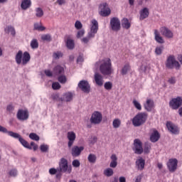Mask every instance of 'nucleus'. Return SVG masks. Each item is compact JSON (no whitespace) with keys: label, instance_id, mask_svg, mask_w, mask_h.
I'll use <instances>...</instances> for the list:
<instances>
[{"label":"nucleus","instance_id":"nucleus-2","mask_svg":"<svg viewBox=\"0 0 182 182\" xmlns=\"http://www.w3.org/2000/svg\"><path fill=\"white\" fill-rule=\"evenodd\" d=\"M100 72L105 76H109L113 73V68H112V60L110 58H105L100 60L95 63V67L99 68Z\"/></svg>","mask_w":182,"mask_h":182},{"label":"nucleus","instance_id":"nucleus-23","mask_svg":"<svg viewBox=\"0 0 182 182\" xmlns=\"http://www.w3.org/2000/svg\"><path fill=\"white\" fill-rule=\"evenodd\" d=\"M139 19L141 21H144V19L149 18V15H150V12L149 11V9L147 7L144 8L139 11Z\"/></svg>","mask_w":182,"mask_h":182},{"label":"nucleus","instance_id":"nucleus-64","mask_svg":"<svg viewBox=\"0 0 182 182\" xmlns=\"http://www.w3.org/2000/svg\"><path fill=\"white\" fill-rule=\"evenodd\" d=\"M178 114L182 117V107L178 109Z\"/></svg>","mask_w":182,"mask_h":182},{"label":"nucleus","instance_id":"nucleus-5","mask_svg":"<svg viewBox=\"0 0 182 182\" xmlns=\"http://www.w3.org/2000/svg\"><path fill=\"white\" fill-rule=\"evenodd\" d=\"M166 67L168 69H174L175 68L176 70H178L181 68V65L178 61L176 60L174 55H169L166 62Z\"/></svg>","mask_w":182,"mask_h":182},{"label":"nucleus","instance_id":"nucleus-3","mask_svg":"<svg viewBox=\"0 0 182 182\" xmlns=\"http://www.w3.org/2000/svg\"><path fill=\"white\" fill-rule=\"evenodd\" d=\"M15 60L17 65L25 66L28 65V62L31 60V54H29L28 51L23 53L22 50H18L16 55Z\"/></svg>","mask_w":182,"mask_h":182},{"label":"nucleus","instance_id":"nucleus-36","mask_svg":"<svg viewBox=\"0 0 182 182\" xmlns=\"http://www.w3.org/2000/svg\"><path fill=\"white\" fill-rule=\"evenodd\" d=\"M121 124H122V121H120V119H115L112 122V126L114 129H119Z\"/></svg>","mask_w":182,"mask_h":182},{"label":"nucleus","instance_id":"nucleus-34","mask_svg":"<svg viewBox=\"0 0 182 182\" xmlns=\"http://www.w3.org/2000/svg\"><path fill=\"white\" fill-rule=\"evenodd\" d=\"M129 70H130V64L127 63V64H125L122 68L121 70V73L123 75H127V73L129 72Z\"/></svg>","mask_w":182,"mask_h":182},{"label":"nucleus","instance_id":"nucleus-28","mask_svg":"<svg viewBox=\"0 0 182 182\" xmlns=\"http://www.w3.org/2000/svg\"><path fill=\"white\" fill-rule=\"evenodd\" d=\"M65 72V69L63 67L60 65H57L53 68V73L54 75H56L57 76L59 75H62Z\"/></svg>","mask_w":182,"mask_h":182},{"label":"nucleus","instance_id":"nucleus-14","mask_svg":"<svg viewBox=\"0 0 182 182\" xmlns=\"http://www.w3.org/2000/svg\"><path fill=\"white\" fill-rule=\"evenodd\" d=\"M159 31L160 33H161V36H164L165 38H167L168 39H171L174 36L173 31H171V30H170L166 26L161 27Z\"/></svg>","mask_w":182,"mask_h":182},{"label":"nucleus","instance_id":"nucleus-53","mask_svg":"<svg viewBox=\"0 0 182 182\" xmlns=\"http://www.w3.org/2000/svg\"><path fill=\"white\" fill-rule=\"evenodd\" d=\"M73 166L75 168L80 167V161H79L77 159H75L73 161Z\"/></svg>","mask_w":182,"mask_h":182},{"label":"nucleus","instance_id":"nucleus-24","mask_svg":"<svg viewBox=\"0 0 182 182\" xmlns=\"http://www.w3.org/2000/svg\"><path fill=\"white\" fill-rule=\"evenodd\" d=\"M160 139V134L158 130L154 129V132L150 136L151 143H156Z\"/></svg>","mask_w":182,"mask_h":182},{"label":"nucleus","instance_id":"nucleus-43","mask_svg":"<svg viewBox=\"0 0 182 182\" xmlns=\"http://www.w3.org/2000/svg\"><path fill=\"white\" fill-rule=\"evenodd\" d=\"M104 87L106 90H112L113 84L111 82H106L104 85Z\"/></svg>","mask_w":182,"mask_h":182},{"label":"nucleus","instance_id":"nucleus-7","mask_svg":"<svg viewBox=\"0 0 182 182\" xmlns=\"http://www.w3.org/2000/svg\"><path fill=\"white\" fill-rule=\"evenodd\" d=\"M182 106V97H177L176 98H172L169 102V107L173 110H177Z\"/></svg>","mask_w":182,"mask_h":182},{"label":"nucleus","instance_id":"nucleus-13","mask_svg":"<svg viewBox=\"0 0 182 182\" xmlns=\"http://www.w3.org/2000/svg\"><path fill=\"white\" fill-rule=\"evenodd\" d=\"M78 87L84 93H90V84L87 80H81L78 83Z\"/></svg>","mask_w":182,"mask_h":182},{"label":"nucleus","instance_id":"nucleus-8","mask_svg":"<svg viewBox=\"0 0 182 182\" xmlns=\"http://www.w3.org/2000/svg\"><path fill=\"white\" fill-rule=\"evenodd\" d=\"M98 31H99V23L97 21L96 19L91 20L90 31V32H88L89 36H91V38H95Z\"/></svg>","mask_w":182,"mask_h":182},{"label":"nucleus","instance_id":"nucleus-63","mask_svg":"<svg viewBox=\"0 0 182 182\" xmlns=\"http://www.w3.org/2000/svg\"><path fill=\"white\" fill-rule=\"evenodd\" d=\"M178 60H179L181 65H182V55H179L178 56Z\"/></svg>","mask_w":182,"mask_h":182},{"label":"nucleus","instance_id":"nucleus-44","mask_svg":"<svg viewBox=\"0 0 182 182\" xmlns=\"http://www.w3.org/2000/svg\"><path fill=\"white\" fill-rule=\"evenodd\" d=\"M42 41H46L47 42H50L52 41V37L50 34H44L41 36Z\"/></svg>","mask_w":182,"mask_h":182},{"label":"nucleus","instance_id":"nucleus-42","mask_svg":"<svg viewBox=\"0 0 182 182\" xmlns=\"http://www.w3.org/2000/svg\"><path fill=\"white\" fill-rule=\"evenodd\" d=\"M29 138L31 139V140H35L36 141H39V136L36 134V133H31L29 134Z\"/></svg>","mask_w":182,"mask_h":182},{"label":"nucleus","instance_id":"nucleus-1","mask_svg":"<svg viewBox=\"0 0 182 182\" xmlns=\"http://www.w3.org/2000/svg\"><path fill=\"white\" fill-rule=\"evenodd\" d=\"M0 132L1 133H7L11 137H14V139H18V141L23 146V147H26V149H28V150H33V151H36L38 150V145L35 144V142L31 141V145L26 140H25L23 138H22V136H21L19 134L16 132H14L12 131H8V129L0 125Z\"/></svg>","mask_w":182,"mask_h":182},{"label":"nucleus","instance_id":"nucleus-59","mask_svg":"<svg viewBox=\"0 0 182 182\" xmlns=\"http://www.w3.org/2000/svg\"><path fill=\"white\" fill-rule=\"evenodd\" d=\"M56 3L58 4V5H60V6L65 5V4H66V1H65V0H57Z\"/></svg>","mask_w":182,"mask_h":182},{"label":"nucleus","instance_id":"nucleus-40","mask_svg":"<svg viewBox=\"0 0 182 182\" xmlns=\"http://www.w3.org/2000/svg\"><path fill=\"white\" fill-rule=\"evenodd\" d=\"M36 16H37V18H42V16H43V10H42V9H36Z\"/></svg>","mask_w":182,"mask_h":182},{"label":"nucleus","instance_id":"nucleus-41","mask_svg":"<svg viewBox=\"0 0 182 182\" xmlns=\"http://www.w3.org/2000/svg\"><path fill=\"white\" fill-rule=\"evenodd\" d=\"M132 104L134 105V107L136 108L137 110H141V104L139 102L136 100H134L132 101Z\"/></svg>","mask_w":182,"mask_h":182},{"label":"nucleus","instance_id":"nucleus-58","mask_svg":"<svg viewBox=\"0 0 182 182\" xmlns=\"http://www.w3.org/2000/svg\"><path fill=\"white\" fill-rule=\"evenodd\" d=\"M6 109H7L8 112H14L15 108L13 107L12 105H9L7 106Z\"/></svg>","mask_w":182,"mask_h":182},{"label":"nucleus","instance_id":"nucleus-33","mask_svg":"<svg viewBox=\"0 0 182 182\" xmlns=\"http://www.w3.org/2000/svg\"><path fill=\"white\" fill-rule=\"evenodd\" d=\"M5 32H6L7 33H11V35H12V36H15L16 35V31H15V28H14L12 26H9L5 28Z\"/></svg>","mask_w":182,"mask_h":182},{"label":"nucleus","instance_id":"nucleus-6","mask_svg":"<svg viewBox=\"0 0 182 182\" xmlns=\"http://www.w3.org/2000/svg\"><path fill=\"white\" fill-rule=\"evenodd\" d=\"M102 120H103V115L98 111H95L90 117V123L92 124H100Z\"/></svg>","mask_w":182,"mask_h":182},{"label":"nucleus","instance_id":"nucleus-15","mask_svg":"<svg viewBox=\"0 0 182 182\" xmlns=\"http://www.w3.org/2000/svg\"><path fill=\"white\" fill-rule=\"evenodd\" d=\"M100 15L101 16H109L110 14V9L109 8V6L107 4V3H103L100 5Z\"/></svg>","mask_w":182,"mask_h":182},{"label":"nucleus","instance_id":"nucleus-26","mask_svg":"<svg viewBox=\"0 0 182 182\" xmlns=\"http://www.w3.org/2000/svg\"><path fill=\"white\" fill-rule=\"evenodd\" d=\"M32 5V1L31 0H22L21 8L23 11H26L28 8H31V6Z\"/></svg>","mask_w":182,"mask_h":182},{"label":"nucleus","instance_id":"nucleus-4","mask_svg":"<svg viewBox=\"0 0 182 182\" xmlns=\"http://www.w3.org/2000/svg\"><path fill=\"white\" fill-rule=\"evenodd\" d=\"M147 117H149L147 113L139 112L132 119V124L134 127L142 126V124H144L147 122Z\"/></svg>","mask_w":182,"mask_h":182},{"label":"nucleus","instance_id":"nucleus-61","mask_svg":"<svg viewBox=\"0 0 182 182\" xmlns=\"http://www.w3.org/2000/svg\"><path fill=\"white\" fill-rule=\"evenodd\" d=\"M135 182H141V176H138L136 177Z\"/></svg>","mask_w":182,"mask_h":182},{"label":"nucleus","instance_id":"nucleus-38","mask_svg":"<svg viewBox=\"0 0 182 182\" xmlns=\"http://www.w3.org/2000/svg\"><path fill=\"white\" fill-rule=\"evenodd\" d=\"M104 174L107 177H112V176H113V174H114L113 169H112L110 168H107V169H105L104 171Z\"/></svg>","mask_w":182,"mask_h":182},{"label":"nucleus","instance_id":"nucleus-9","mask_svg":"<svg viewBox=\"0 0 182 182\" xmlns=\"http://www.w3.org/2000/svg\"><path fill=\"white\" fill-rule=\"evenodd\" d=\"M110 27L114 32H119L120 31V20L117 17H114L110 19Z\"/></svg>","mask_w":182,"mask_h":182},{"label":"nucleus","instance_id":"nucleus-32","mask_svg":"<svg viewBox=\"0 0 182 182\" xmlns=\"http://www.w3.org/2000/svg\"><path fill=\"white\" fill-rule=\"evenodd\" d=\"M150 150H151V144L149 142H146L144 144L143 151L146 154H149L150 153Z\"/></svg>","mask_w":182,"mask_h":182},{"label":"nucleus","instance_id":"nucleus-29","mask_svg":"<svg viewBox=\"0 0 182 182\" xmlns=\"http://www.w3.org/2000/svg\"><path fill=\"white\" fill-rule=\"evenodd\" d=\"M122 26L124 29H130L132 23L129 21L128 18H124L122 21Z\"/></svg>","mask_w":182,"mask_h":182},{"label":"nucleus","instance_id":"nucleus-10","mask_svg":"<svg viewBox=\"0 0 182 182\" xmlns=\"http://www.w3.org/2000/svg\"><path fill=\"white\" fill-rule=\"evenodd\" d=\"M167 168L171 173H174L177 170L178 166V160L177 159H171L166 164Z\"/></svg>","mask_w":182,"mask_h":182},{"label":"nucleus","instance_id":"nucleus-50","mask_svg":"<svg viewBox=\"0 0 182 182\" xmlns=\"http://www.w3.org/2000/svg\"><path fill=\"white\" fill-rule=\"evenodd\" d=\"M9 174L11 177H16V176H18V171L16 169H11L9 172Z\"/></svg>","mask_w":182,"mask_h":182},{"label":"nucleus","instance_id":"nucleus-16","mask_svg":"<svg viewBox=\"0 0 182 182\" xmlns=\"http://www.w3.org/2000/svg\"><path fill=\"white\" fill-rule=\"evenodd\" d=\"M166 127L168 132H170V133H172V134H178V133H180V129H178V127L173 124V122H166Z\"/></svg>","mask_w":182,"mask_h":182},{"label":"nucleus","instance_id":"nucleus-46","mask_svg":"<svg viewBox=\"0 0 182 182\" xmlns=\"http://www.w3.org/2000/svg\"><path fill=\"white\" fill-rule=\"evenodd\" d=\"M40 150L43 152V153H46L48 151V150H49V146L46 145V144H42L40 146Z\"/></svg>","mask_w":182,"mask_h":182},{"label":"nucleus","instance_id":"nucleus-60","mask_svg":"<svg viewBox=\"0 0 182 182\" xmlns=\"http://www.w3.org/2000/svg\"><path fill=\"white\" fill-rule=\"evenodd\" d=\"M119 182H126V178L124 176H121L119 178Z\"/></svg>","mask_w":182,"mask_h":182},{"label":"nucleus","instance_id":"nucleus-11","mask_svg":"<svg viewBox=\"0 0 182 182\" xmlns=\"http://www.w3.org/2000/svg\"><path fill=\"white\" fill-rule=\"evenodd\" d=\"M133 150L135 154H141L143 153V144L140 139H134Z\"/></svg>","mask_w":182,"mask_h":182},{"label":"nucleus","instance_id":"nucleus-27","mask_svg":"<svg viewBox=\"0 0 182 182\" xmlns=\"http://www.w3.org/2000/svg\"><path fill=\"white\" fill-rule=\"evenodd\" d=\"M111 162L109 164V167L112 168H116L117 167V156L116 154H112L110 157Z\"/></svg>","mask_w":182,"mask_h":182},{"label":"nucleus","instance_id":"nucleus-49","mask_svg":"<svg viewBox=\"0 0 182 182\" xmlns=\"http://www.w3.org/2000/svg\"><path fill=\"white\" fill-rule=\"evenodd\" d=\"M34 29L36 31H45V29H46V28L43 26H39L38 23H35Z\"/></svg>","mask_w":182,"mask_h":182},{"label":"nucleus","instance_id":"nucleus-48","mask_svg":"<svg viewBox=\"0 0 182 182\" xmlns=\"http://www.w3.org/2000/svg\"><path fill=\"white\" fill-rule=\"evenodd\" d=\"M61 86L60 84H59V82H53L52 84V88L53 89V90H59V89H60Z\"/></svg>","mask_w":182,"mask_h":182},{"label":"nucleus","instance_id":"nucleus-22","mask_svg":"<svg viewBox=\"0 0 182 182\" xmlns=\"http://www.w3.org/2000/svg\"><path fill=\"white\" fill-rule=\"evenodd\" d=\"M94 79L95 81L96 85H97V86H103V75L98 73H95V75H94Z\"/></svg>","mask_w":182,"mask_h":182},{"label":"nucleus","instance_id":"nucleus-37","mask_svg":"<svg viewBox=\"0 0 182 182\" xmlns=\"http://www.w3.org/2000/svg\"><path fill=\"white\" fill-rule=\"evenodd\" d=\"M73 99V93L72 92H66L64 95V100L65 102H70Z\"/></svg>","mask_w":182,"mask_h":182},{"label":"nucleus","instance_id":"nucleus-35","mask_svg":"<svg viewBox=\"0 0 182 182\" xmlns=\"http://www.w3.org/2000/svg\"><path fill=\"white\" fill-rule=\"evenodd\" d=\"M31 47L32 49H38L39 48V43H38V40L36 38H33L31 41Z\"/></svg>","mask_w":182,"mask_h":182},{"label":"nucleus","instance_id":"nucleus-21","mask_svg":"<svg viewBox=\"0 0 182 182\" xmlns=\"http://www.w3.org/2000/svg\"><path fill=\"white\" fill-rule=\"evenodd\" d=\"M135 164L136 166L137 170H139V171H142V170H144V166H146V161L143 159V158H139L136 159Z\"/></svg>","mask_w":182,"mask_h":182},{"label":"nucleus","instance_id":"nucleus-39","mask_svg":"<svg viewBox=\"0 0 182 182\" xmlns=\"http://www.w3.org/2000/svg\"><path fill=\"white\" fill-rule=\"evenodd\" d=\"M58 80L61 85H65L68 82V78H66V75H60L58 77Z\"/></svg>","mask_w":182,"mask_h":182},{"label":"nucleus","instance_id":"nucleus-30","mask_svg":"<svg viewBox=\"0 0 182 182\" xmlns=\"http://www.w3.org/2000/svg\"><path fill=\"white\" fill-rule=\"evenodd\" d=\"M66 46L68 49L72 50L75 48V41L68 38L66 41Z\"/></svg>","mask_w":182,"mask_h":182},{"label":"nucleus","instance_id":"nucleus-52","mask_svg":"<svg viewBox=\"0 0 182 182\" xmlns=\"http://www.w3.org/2000/svg\"><path fill=\"white\" fill-rule=\"evenodd\" d=\"M75 29H81L82 28H83V25L82 24V23L80 21H77L75 23Z\"/></svg>","mask_w":182,"mask_h":182},{"label":"nucleus","instance_id":"nucleus-45","mask_svg":"<svg viewBox=\"0 0 182 182\" xmlns=\"http://www.w3.org/2000/svg\"><path fill=\"white\" fill-rule=\"evenodd\" d=\"M95 37H91L89 36V33H87V37H84L82 38L81 42H82V43H89V41H90V39L93 38Z\"/></svg>","mask_w":182,"mask_h":182},{"label":"nucleus","instance_id":"nucleus-47","mask_svg":"<svg viewBox=\"0 0 182 182\" xmlns=\"http://www.w3.org/2000/svg\"><path fill=\"white\" fill-rule=\"evenodd\" d=\"M62 56H63V53H62L60 51L53 53V54L54 59H59L60 58H62Z\"/></svg>","mask_w":182,"mask_h":182},{"label":"nucleus","instance_id":"nucleus-54","mask_svg":"<svg viewBox=\"0 0 182 182\" xmlns=\"http://www.w3.org/2000/svg\"><path fill=\"white\" fill-rule=\"evenodd\" d=\"M85 35V29H81L80 31H77V38H82V36H83Z\"/></svg>","mask_w":182,"mask_h":182},{"label":"nucleus","instance_id":"nucleus-18","mask_svg":"<svg viewBox=\"0 0 182 182\" xmlns=\"http://www.w3.org/2000/svg\"><path fill=\"white\" fill-rule=\"evenodd\" d=\"M59 168L60 171L63 173H66L68 171V168H69V166L68 165V160L65 158L60 159L59 163Z\"/></svg>","mask_w":182,"mask_h":182},{"label":"nucleus","instance_id":"nucleus-57","mask_svg":"<svg viewBox=\"0 0 182 182\" xmlns=\"http://www.w3.org/2000/svg\"><path fill=\"white\" fill-rule=\"evenodd\" d=\"M49 173L50 174L53 175V174H56V173H58V171L55 168H51L49 170Z\"/></svg>","mask_w":182,"mask_h":182},{"label":"nucleus","instance_id":"nucleus-20","mask_svg":"<svg viewBox=\"0 0 182 182\" xmlns=\"http://www.w3.org/2000/svg\"><path fill=\"white\" fill-rule=\"evenodd\" d=\"M67 137L68 139V147L70 149L72 146H73V143H75V140H76V134L73 132H68Z\"/></svg>","mask_w":182,"mask_h":182},{"label":"nucleus","instance_id":"nucleus-56","mask_svg":"<svg viewBox=\"0 0 182 182\" xmlns=\"http://www.w3.org/2000/svg\"><path fill=\"white\" fill-rule=\"evenodd\" d=\"M44 73L45 75H46L48 77H52V76H53V73L52 71H50V70H46Z\"/></svg>","mask_w":182,"mask_h":182},{"label":"nucleus","instance_id":"nucleus-19","mask_svg":"<svg viewBox=\"0 0 182 182\" xmlns=\"http://www.w3.org/2000/svg\"><path fill=\"white\" fill-rule=\"evenodd\" d=\"M144 107L146 112H151L154 109V101L151 99H147L144 104Z\"/></svg>","mask_w":182,"mask_h":182},{"label":"nucleus","instance_id":"nucleus-62","mask_svg":"<svg viewBox=\"0 0 182 182\" xmlns=\"http://www.w3.org/2000/svg\"><path fill=\"white\" fill-rule=\"evenodd\" d=\"M77 62H83V57L80 55L77 59Z\"/></svg>","mask_w":182,"mask_h":182},{"label":"nucleus","instance_id":"nucleus-55","mask_svg":"<svg viewBox=\"0 0 182 182\" xmlns=\"http://www.w3.org/2000/svg\"><path fill=\"white\" fill-rule=\"evenodd\" d=\"M168 82L170 83V85H175L176 80V77H171L168 80Z\"/></svg>","mask_w":182,"mask_h":182},{"label":"nucleus","instance_id":"nucleus-51","mask_svg":"<svg viewBox=\"0 0 182 182\" xmlns=\"http://www.w3.org/2000/svg\"><path fill=\"white\" fill-rule=\"evenodd\" d=\"M163 49H164V47H156V49H155V53L156 55H161V53H163Z\"/></svg>","mask_w":182,"mask_h":182},{"label":"nucleus","instance_id":"nucleus-17","mask_svg":"<svg viewBox=\"0 0 182 182\" xmlns=\"http://www.w3.org/2000/svg\"><path fill=\"white\" fill-rule=\"evenodd\" d=\"M83 150H85L83 146H74L71 149V154L73 157H79Z\"/></svg>","mask_w":182,"mask_h":182},{"label":"nucleus","instance_id":"nucleus-25","mask_svg":"<svg viewBox=\"0 0 182 182\" xmlns=\"http://www.w3.org/2000/svg\"><path fill=\"white\" fill-rule=\"evenodd\" d=\"M154 39L156 42L158 43H164V38L160 36V32H159V30L155 29L154 31Z\"/></svg>","mask_w":182,"mask_h":182},{"label":"nucleus","instance_id":"nucleus-12","mask_svg":"<svg viewBox=\"0 0 182 182\" xmlns=\"http://www.w3.org/2000/svg\"><path fill=\"white\" fill-rule=\"evenodd\" d=\"M16 117L21 122H25L29 119V112L26 109H18L17 112Z\"/></svg>","mask_w":182,"mask_h":182},{"label":"nucleus","instance_id":"nucleus-31","mask_svg":"<svg viewBox=\"0 0 182 182\" xmlns=\"http://www.w3.org/2000/svg\"><path fill=\"white\" fill-rule=\"evenodd\" d=\"M87 160L91 164H95L97 160V157L94 154H90L88 155Z\"/></svg>","mask_w":182,"mask_h":182}]
</instances>
